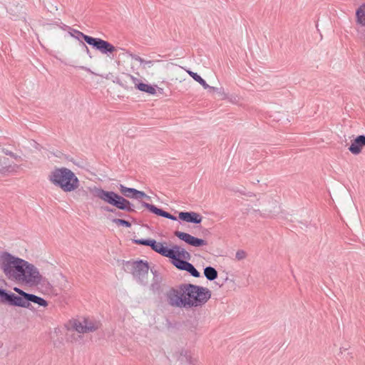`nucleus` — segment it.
Returning a JSON list of instances; mask_svg holds the SVG:
<instances>
[{
    "mask_svg": "<svg viewBox=\"0 0 365 365\" xmlns=\"http://www.w3.org/2000/svg\"><path fill=\"white\" fill-rule=\"evenodd\" d=\"M211 296L212 292L208 288L190 283L171 287L165 293L168 305L185 309L203 307Z\"/></svg>",
    "mask_w": 365,
    "mask_h": 365,
    "instance_id": "1",
    "label": "nucleus"
},
{
    "mask_svg": "<svg viewBox=\"0 0 365 365\" xmlns=\"http://www.w3.org/2000/svg\"><path fill=\"white\" fill-rule=\"evenodd\" d=\"M2 258L1 268L9 279L29 286H37L41 284L43 277L33 264L14 257L9 252H4Z\"/></svg>",
    "mask_w": 365,
    "mask_h": 365,
    "instance_id": "2",
    "label": "nucleus"
},
{
    "mask_svg": "<svg viewBox=\"0 0 365 365\" xmlns=\"http://www.w3.org/2000/svg\"><path fill=\"white\" fill-rule=\"evenodd\" d=\"M118 190L121 193V195L113 191L105 190L103 188L98 187H94L93 189L91 190V192L93 197H97L104 202L114 207L102 206L101 210L103 211L115 213L119 217L123 216V213L117 211L116 209L128 212H135L133 204L125 198L133 199L135 188L128 187L120 184Z\"/></svg>",
    "mask_w": 365,
    "mask_h": 365,
    "instance_id": "3",
    "label": "nucleus"
},
{
    "mask_svg": "<svg viewBox=\"0 0 365 365\" xmlns=\"http://www.w3.org/2000/svg\"><path fill=\"white\" fill-rule=\"evenodd\" d=\"M48 180L65 192L74 191L79 186V180L75 173L65 167L55 168L49 174Z\"/></svg>",
    "mask_w": 365,
    "mask_h": 365,
    "instance_id": "4",
    "label": "nucleus"
},
{
    "mask_svg": "<svg viewBox=\"0 0 365 365\" xmlns=\"http://www.w3.org/2000/svg\"><path fill=\"white\" fill-rule=\"evenodd\" d=\"M170 262L178 269L187 271L194 277H200V273L194 265L188 261L191 259V255L183 247L178 245H173V250L168 257Z\"/></svg>",
    "mask_w": 365,
    "mask_h": 365,
    "instance_id": "5",
    "label": "nucleus"
},
{
    "mask_svg": "<svg viewBox=\"0 0 365 365\" xmlns=\"http://www.w3.org/2000/svg\"><path fill=\"white\" fill-rule=\"evenodd\" d=\"M125 270L132 274L133 277L140 284H145L148 282L149 264L143 259L129 260L125 262Z\"/></svg>",
    "mask_w": 365,
    "mask_h": 365,
    "instance_id": "6",
    "label": "nucleus"
},
{
    "mask_svg": "<svg viewBox=\"0 0 365 365\" xmlns=\"http://www.w3.org/2000/svg\"><path fill=\"white\" fill-rule=\"evenodd\" d=\"M14 290L17 292L19 295L0 287V302L10 306L23 308L30 294L17 287H15Z\"/></svg>",
    "mask_w": 365,
    "mask_h": 365,
    "instance_id": "7",
    "label": "nucleus"
},
{
    "mask_svg": "<svg viewBox=\"0 0 365 365\" xmlns=\"http://www.w3.org/2000/svg\"><path fill=\"white\" fill-rule=\"evenodd\" d=\"M132 240L134 244L150 247L155 252L168 258L173 250V245L168 247L165 245L166 242H158L154 239H133Z\"/></svg>",
    "mask_w": 365,
    "mask_h": 365,
    "instance_id": "8",
    "label": "nucleus"
},
{
    "mask_svg": "<svg viewBox=\"0 0 365 365\" xmlns=\"http://www.w3.org/2000/svg\"><path fill=\"white\" fill-rule=\"evenodd\" d=\"M89 46L100 51L102 54L109 56L116 51L115 47L112 43L100 38L92 37L91 39H89Z\"/></svg>",
    "mask_w": 365,
    "mask_h": 365,
    "instance_id": "9",
    "label": "nucleus"
},
{
    "mask_svg": "<svg viewBox=\"0 0 365 365\" xmlns=\"http://www.w3.org/2000/svg\"><path fill=\"white\" fill-rule=\"evenodd\" d=\"M174 235L188 245L195 247H200L207 245V242L206 240L194 237L187 232L176 230L174 232Z\"/></svg>",
    "mask_w": 365,
    "mask_h": 365,
    "instance_id": "10",
    "label": "nucleus"
},
{
    "mask_svg": "<svg viewBox=\"0 0 365 365\" xmlns=\"http://www.w3.org/2000/svg\"><path fill=\"white\" fill-rule=\"evenodd\" d=\"M140 204L143 207H145L150 212L155 214L157 216L168 218L173 221L177 220V217H175L173 215H171L170 212L165 211L161 208H158V207L153 204H150L144 201H140Z\"/></svg>",
    "mask_w": 365,
    "mask_h": 365,
    "instance_id": "11",
    "label": "nucleus"
},
{
    "mask_svg": "<svg viewBox=\"0 0 365 365\" xmlns=\"http://www.w3.org/2000/svg\"><path fill=\"white\" fill-rule=\"evenodd\" d=\"M178 217L182 221L193 224H200L202 220V217L199 213L192 211L180 212H179Z\"/></svg>",
    "mask_w": 365,
    "mask_h": 365,
    "instance_id": "12",
    "label": "nucleus"
},
{
    "mask_svg": "<svg viewBox=\"0 0 365 365\" xmlns=\"http://www.w3.org/2000/svg\"><path fill=\"white\" fill-rule=\"evenodd\" d=\"M365 146V135H360L354 138L349 148V150L354 155L359 154Z\"/></svg>",
    "mask_w": 365,
    "mask_h": 365,
    "instance_id": "13",
    "label": "nucleus"
},
{
    "mask_svg": "<svg viewBox=\"0 0 365 365\" xmlns=\"http://www.w3.org/2000/svg\"><path fill=\"white\" fill-rule=\"evenodd\" d=\"M37 304L40 307H46L48 306V302L43 298L36 296L34 294H30L26 301L23 308H27L29 309H33V307L31 303Z\"/></svg>",
    "mask_w": 365,
    "mask_h": 365,
    "instance_id": "14",
    "label": "nucleus"
},
{
    "mask_svg": "<svg viewBox=\"0 0 365 365\" xmlns=\"http://www.w3.org/2000/svg\"><path fill=\"white\" fill-rule=\"evenodd\" d=\"M67 27L68 28V30H69L68 33L71 35V36L77 39L80 42V44L86 42V43H88L89 45V43H90L89 39H91L92 36H88V35L83 34V32H81L77 29H73L71 27H69V26H67Z\"/></svg>",
    "mask_w": 365,
    "mask_h": 365,
    "instance_id": "15",
    "label": "nucleus"
},
{
    "mask_svg": "<svg viewBox=\"0 0 365 365\" xmlns=\"http://www.w3.org/2000/svg\"><path fill=\"white\" fill-rule=\"evenodd\" d=\"M13 170L12 165L8 158L0 155V174L5 175Z\"/></svg>",
    "mask_w": 365,
    "mask_h": 365,
    "instance_id": "16",
    "label": "nucleus"
},
{
    "mask_svg": "<svg viewBox=\"0 0 365 365\" xmlns=\"http://www.w3.org/2000/svg\"><path fill=\"white\" fill-rule=\"evenodd\" d=\"M83 324L86 326L87 333L93 332L99 329L100 322L96 320H91L88 318L83 319Z\"/></svg>",
    "mask_w": 365,
    "mask_h": 365,
    "instance_id": "17",
    "label": "nucleus"
},
{
    "mask_svg": "<svg viewBox=\"0 0 365 365\" xmlns=\"http://www.w3.org/2000/svg\"><path fill=\"white\" fill-rule=\"evenodd\" d=\"M356 21L365 26V4L361 5L356 11Z\"/></svg>",
    "mask_w": 365,
    "mask_h": 365,
    "instance_id": "18",
    "label": "nucleus"
},
{
    "mask_svg": "<svg viewBox=\"0 0 365 365\" xmlns=\"http://www.w3.org/2000/svg\"><path fill=\"white\" fill-rule=\"evenodd\" d=\"M204 275L209 281H213L218 277V272L215 268L207 266L204 269Z\"/></svg>",
    "mask_w": 365,
    "mask_h": 365,
    "instance_id": "19",
    "label": "nucleus"
},
{
    "mask_svg": "<svg viewBox=\"0 0 365 365\" xmlns=\"http://www.w3.org/2000/svg\"><path fill=\"white\" fill-rule=\"evenodd\" d=\"M137 89L142 92H144V93H146L148 94H151V95H154L156 93V90H155V86H153L152 85H150V84L144 83L143 82L137 84Z\"/></svg>",
    "mask_w": 365,
    "mask_h": 365,
    "instance_id": "20",
    "label": "nucleus"
},
{
    "mask_svg": "<svg viewBox=\"0 0 365 365\" xmlns=\"http://www.w3.org/2000/svg\"><path fill=\"white\" fill-rule=\"evenodd\" d=\"M190 76H191L195 81L199 83L204 88H207L209 85L206 83V81L197 73H195L191 71H187Z\"/></svg>",
    "mask_w": 365,
    "mask_h": 365,
    "instance_id": "21",
    "label": "nucleus"
},
{
    "mask_svg": "<svg viewBox=\"0 0 365 365\" xmlns=\"http://www.w3.org/2000/svg\"><path fill=\"white\" fill-rule=\"evenodd\" d=\"M183 324L190 331L195 332L198 326V321L196 319L193 320H186L183 322Z\"/></svg>",
    "mask_w": 365,
    "mask_h": 365,
    "instance_id": "22",
    "label": "nucleus"
},
{
    "mask_svg": "<svg viewBox=\"0 0 365 365\" xmlns=\"http://www.w3.org/2000/svg\"><path fill=\"white\" fill-rule=\"evenodd\" d=\"M73 328L80 334L87 333L86 326H84L83 322L75 320L73 324Z\"/></svg>",
    "mask_w": 365,
    "mask_h": 365,
    "instance_id": "23",
    "label": "nucleus"
},
{
    "mask_svg": "<svg viewBox=\"0 0 365 365\" xmlns=\"http://www.w3.org/2000/svg\"><path fill=\"white\" fill-rule=\"evenodd\" d=\"M112 222L117 225L118 226H123L125 227H131V223L129 221L123 219L114 218L112 220Z\"/></svg>",
    "mask_w": 365,
    "mask_h": 365,
    "instance_id": "24",
    "label": "nucleus"
},
{
    "mask_svg": "<svg viewBox=\"0 0 365 365\" xmlns=\"http://www.w3.org/2000/svg\"><path fill=\"white\" fill-rule=\"evenodd\" d=\"M143 198H146L148 200H150V197L147 195L145 192L138 190L135 189V192H134L133 199L140 200V199H143Z\"/></svg>",
    "mask_w": 365,
    "mask_h": 365,
    "instance_id": "25",
    "label": "nucleus"
},
{
    "mask_svg": "<svg viewBox=\"0 0 365 365\" xmlns=\"http://www.w3.org/2000/svg\"><path fill=\"white\" fill-rule=\"evenodd\" d=\"M246 256H247L246 252L242 250L237 251L236 255H235V257L238 260L245 259L246 257Z\"/></svg>",
    "mask_w": 365,
    "mask_h": 365,
    "instance_id": "26",
    "label": "nucleus"
},
{
    "mask_svg": "<svg viewBox=\"0 0 365 365\" xmlns=\"http://www.w3.org/2000/svg\"><path fill=\"white\" fill-rule=\"evenodd\" d=\"M126 76L132 81V82L135 85V88L137 89V84L140 83L141 81L138 78H137L136 77H135L130 74H126Z\"/></svg>",
    "mask_w": 365,
    "mask_h": 365,
    "instance_id": "27",
    "label": "nucleus"
},
{
    "mask_svg": "<svg viewBox=\"0 0 365 365\" xmlns=\"http://www.w3.org/2000/svg\"><path fill=\"white\" fill-rule=\"evenodd\" d=\"M130 56L131 58L136 61H138L139 63H140L141 64L142 63H145V60H144L143 58H141L140 56H138V55H135V54H130Z\"/></svg>",
    "mask_w": 365,
    "mask_h": 365,
    "instance_id": "28",
    "label": "nucleus"
},
{
    "mask_svg": "<svg viewBox=\"0 0 365 365\" xmlns=\"http://www.w3.org/2000/svg\"><path fill=\"white\" fill-rule=\"evenodd\" d=\"M83 49L84 50V51L86 53V54L91 58H92V56H91V51L88 48V47L86 46V44L84 43H82L81 44H80Z\"/></svg>",
    "mask_w": 365,
    "mask_h": 365,
    "instance_id": "29",
    "label": "nucleus"
},
{
    "mask_svg": "<svg viewBox=\"0 0 365 365\" xmlns=\"http://www.w3.org/2000/svg\"><path fill=\"white\" fill-rule=\"evenodd\" d=\"M151 287H152V289L153 290H159L160 288V283L158 282H153L152 284H151Z\"/></svg>",
    "mask_w": 365,
    "mask_h": 365,
    "instance_id": "30",
    "label": "nucleus"
},
{
    "mask_svg": "<svg viewBox=\"0 0 365 365\" xmlns=\"http://www.w3.org/2000/svg\"><path fill=\"white\" fill-rule=\"evenodd\" d=\"M207 89H208L210 92H215V91H217L218 90L217 88L213 87V86H209V87Z\"/></svg>",
    "mask_w": 365,
    "mask_h": 365,
    "instance_id": "31",
    "label": "nucleus"
},
{
    "mask_svg": "<svg viewBox=\"0 0 365 365\" xmlns=\"http://www.w3.org/2000/svg\"><path fill=\"white\" fill-rule=\"evenodd\" d=\"M5 153H6V155H10V156L16 158L15 154L14 153H12L11 151H6Z\"/></svg>",
    "mask_w": 365,
    "mask_h": 365,
    "instance_id": "32",
    "label": "nucleus"
},
{
    "mask_svg": "<svg viewBox=\"0 0 365 365\" xmlns=\"http://www.w3.org/2000/svg\"><path fill=\"white\" fill-rule=\"evenodd\" d=\"M154 63L153 61H145V64L149 65V66H153Z\"/></svg>",
    "mask_w": 365,
    "mask_h": 365,
    "instance_id": "33",
    "label": "nucleus"
},
{
    "mask_svg": "<svg viewBox=\"0 0 365 365\" xmlns=\"http://www.w3.org/2000/svg\"><path fill=\"white\" fill-rule=\"evenodd\" d=\"M151 272H152L153 274L154 275V277L158 275V271H156V270L153 271V269H151Z\"/></svg>",
    "mask_w": 365,
    "mask_h": 365,
    "instance_id": "34",
    "label": "nucleus"
},
{
    "mask_svg": "<svg viewBox=\"0 0 365 365\" xmlns=\"http://www.w3.org/2000/svg\"><path fill=\"white\" fill-rule=\"evenodd\" d=\"M80 68H81V69H82V70L87 71H90V69H89V68H86V67H84V66H81V67H80Z\"/></svg>",
    "mask_w": 365,
    "mask_h": 365,
    "instance_id": "35",
    "label": "nucleus"
}]
</instances>
